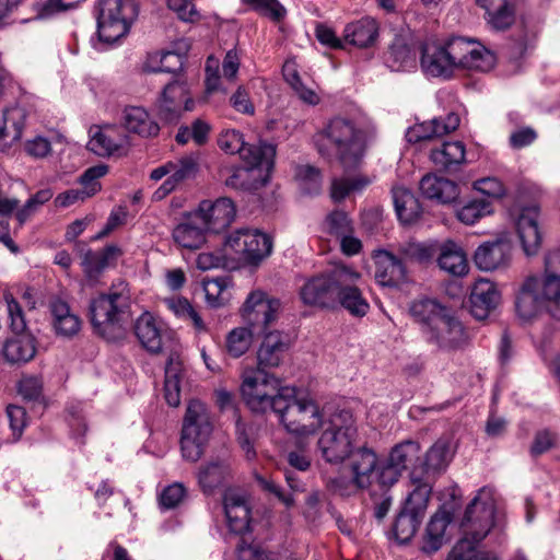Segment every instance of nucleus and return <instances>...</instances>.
I'll return each mask as SVG.
<instances>
[{"label": "nucleus", "mask_w": 560, "mask_h": 560, "mask_svg": "<svg viewBox=\"0 0 560 560\" xmlns=\"http://www.w3.org/2000/svg\"><path fill=\"white\" fill-rule=\"evenodd\" d=\"M495 63L497 57L491 50L462 36L425 43L420 57V67L427 77L444 80L462 70L488 72Z\"/></svg>", "instance_id": "1"}, {"label": "nucleus", "mask_w": 560, "mask_h": 560, "mask_svg": "<svg viewBox=\"0 0 560 560\" xmlns=\"http://www.w3.org/2000/svg\"><path fill=\"white\" fill-rule=\"evenodd\" d=\"M409 312L427 342L439 349L456 350L467 342V334L455 312L436 299L415 300Z\"/></svg>", "instance_id": "2"}, {"label": "nucleus", "mask_w": 560, "mask_h": 560, "mask_svg": "<svg viewBox=\"0 0 560 560\" xmlns=\"http://www.w3.org/2000/svg\"><path fill=\"white\" fill-rule=\"evenodd\" d=\"M371 137L352 120L335 117L316 135L318 152L336 159L345 168H354L363 161Z\"/></svg>", "instance_id": "3"}, {"label": "nucleus", "mask_w": 560, "mask_h": 560, "mask_svg": "<svg viewBox=\"0 0 560 560\" xmlns=\"http://www.w3.org/2000/svg\"><path fill=\"white\" fill-rule=\"evenodd\" d=\"M494 524L493 504L481 502L476 497L466 508L462 521L464 536L452 548L446 560H479L477 547ZM514 560H526L516 556Z\"/></svg>", "instance_id": "4"}, {"label": "nucleus", "mask_w": 560, "mask_h": 560, "mask_svg": "<svg viewBox=\"0 0 560 560\" xmlns=\"http://www.w3.org/2000/svg\"><path fill=\"white\" fill-rule=\"evenodd\" d=\"M276 149L268 143L247 144L241 151L242 165L226 179V185L240 189H257L270 178Z\"/></svg>", "instance_id": "5"}, {"label": "nucleus", "mask_w": 560, "mask_h": 560, "mask_svg": "<svg viewBox=\"0 0 560 560\" xmlns=\"http://www.w3.org/2000/svg\"><path fill=\"white\" fill-rule=\"evenodd\" d=\"M357 434L358 430L350 410L341 409L334 412L318 440V447L325 460L339 464L348 458L353 452Z\"/></svg>", "instance_id": "6"}, {"label": "nucleus", "mask_w": 560, "mask_h": 560, "mask_svg": "<svg viewBox=\"0 0 560 560\" xmlns=\"http://www.w3.org/2000/svg\"><path fill=\"white\" fill-rule=\"evenodd\" d=\"M242 396L254 412H277L276 401L284 398L293 387H281L280 381L262 369L247 370L243 374Z\"/></svg>", "instance_id": "7"}, {"label": "nucleus", "mask_w": 560, "mask_h": 560, "mask_svg": "<svg viewBox=\"0 0 560 560\" xmlns=\"http://www.w3.org/2000/svg\"><path fill=\"white\" fill-rule=\"evenodd\" d=\"M279 421L288 432L298 435H308L316 432L323 424L318 406L308 396L296 397L293 393H287L284 398L276 401Z\"/></svg>", "instance_id": "8"}, {"label": "nucleus", "mask_w": 560, "mask_h": 560, "mask_svg": "<svg viewBox=\"0 0 560 560\" xmlns=\"http://www.w3.org/2000/svg\"><path fill=\"white\" fill-rule=\"evenodd\" d=\"M213 425L205 404L191 400L188 404L182 428L180 450L183 457L197 462L205 453Z\"/></svg>", "instance_id": "9"}, {"label": "nucleus", "mask_w": 560, "mask_h": 560, "mask_svg": "<svg viewBox=\"0 0 560 560\" xmlns=\"http://www.w3.org/2000/svg\"><path fill=\"white\" fill-rule=\"evenodd\" d=\"M7 304L10 328L15 334L8 338L2 347V354L9 363L24 364L36 354V340L31 334H25L26 319L21 304L10 291L3 294Z\"/></svg>", "instance_id": "10"}, {"label": "nucleus", "mask_w": 560, "mask_h": 560, "mask_svg": "<svg viewBox=\"0 0 560 560\" xmlns=\"http://www.w3.org/2000/svg\"><path fill=\"white\" fill-rule=\"evenodd\" d=\"M138 14L132 0H101L97 33L102 42L114 44L124 37Z\"/></svg>", "instance_id": "11"}, {"label": "nucleus", "mask_w": 560, "mask_h": 560, "mask_svg": "<svg viewBox=\"0 0 560 560\" xmlns=\"http://www.w3.org/2000/svg\"><path fill=\"white\" fill-rule=\"evenodd\" d=\"M431 487L425 482L417 483L408 494L393 524L396 540L409 542L416 535L425 515Z\"/></svg>", "instance_id": "12"}, {"label": "nucleus", "mask_w": 560, "mask_h": 560, "mask_svg": "<svg viewBox=\"0 0 560 560\" xmlns=\"http://www.w3.org/2000/svg\"><path fill=\"white\" fill-rule=\"evenodd\" d=\"M129 296L122 292L110 291L107 294H101L90 303V317L93 328L97 335L104 339L114 338L121 315L128 307Z\"/></svg>", "instance_id": "13"}, {"label": "nucleus", "mask_w": 560, "mask_h": 560, "mask_svg": "<svg viewBox=\"0 0 560 560\" xmlns=\"http://www.w3.org/2000/svg\"><path fill=\"white\" fill-rule=\"evenodd\" d=\"M343 267L340 265L329 272L307 278L299 290L302 303L322 310H336L338 285L343 277Z\"/></svg>", "instance_id": "14"}, {"label": "nucleus", "mask_w": 560, "mask_h": 560, "mask_svg": "<svg viewBox=\"0 0 560 560\" xmlns=\"http://www.w3.org/2000/svg\"><path fill=\"white\" fill-rule=\"evenodd\" d=\"M546 231L539 223V208L525 207L514 221V231L500 230L493 243L485 242L481 245H513L516 241L521 245H540L545 241Z\"/></svg>", "instance_id": "15"}, {"label": "nucleus", "mask_w": 560, "mask_h": 560, "mask_svg": "<svg viewBox=\"0 0 560 560\" xmlns=\"http://www.w3.org/2000/svg\"><path fill=\"white\" fill-rule=\"evenodd\" d=\"M228 247H215L213 252L200 253L196 264L200 270L223 268L236 270L245 266L257 267L271 255L272 247H244L238 258L226 254Z\"/></svg>", "instance_id": "16"}, {"label": "nucleus", "mask_w": 560, "mask_h": 560, "mask_svg": "<svg viewBox=\"0 0 560 560\" xmlns=\"http://www.w3.org/2000/svg\"><path fill=\"white\" fill-rule=\"evenodd\" d=\"M342 276L338 285V302L336 310L342 307L353 317H363L370 311V304L363 296L361 290L355 285L361 275L345 266Z\"/></svg>", "instance_id": "17"}, {"label": "nucleus", "mask_w": 560, "mask_h": 560, "mask_svg": "<svg viewBox=\"0 0 560 560\" xmlns=\"http://www.w3.org/2000/svg\"><path fill=\"white\" fill-rule=\"evenodd\" d=\"M195 212L208 232L220 233L234 221L236 207L230 198L220 197L215 200H202Z\"/></svg>", "instance_id": "18"}, {"label": "nucleus", "mask_w": 560, "mask_h": 560, "mask_svg": "<svg viewBox=\"0 0 560 560\" xmlns=\"http://www.w3.org/2000/svg\"><path fill=\"white\" fill-rule=\"evenodd\" d=\"M129 147V137L114 125L93 126L88 148L100 156L122 154Z\"/></svg>", "instance_id": "19"}, {"label": "nucleus", "mask_w": 560, "mask_h": 560, "mask_svg": "<svg viewBox=\"0 0 560 560\" xmlns=\"http://www.w3.org/2000/svg\"><path fill=\"white\" fill-rule=\"evenodd\" d=\"M194 105L187 85L183 82H172L164 88L158 101V112L162 119L175 121L183 112L192 110Z\"/></svg>", "instance_id": "20"}, {"label": "nucleus", "mask_w": 560, "mask_h": 560, "mask_svg": "<svg viewBox=\"0 0 560 560\" xmlns=\"http://www.w3.org/2000/svg\"><path fill=\"white\" fill-rule=\"evenodd\" d=\"M454 520V512L451 506L442 505L430 517L421 538L420 550L423 553L432 555L442 548L447 541L446 529Z\"/></svg>", "instance_id": "21"}, {"label": "nucleus", "mask_w": 560, "mask_h": 560, "mask_svg": "<svg viewBox=\"0 0 560 560\" xmlns=\"http://www.w3.org/2000/svg\"><path fill=\"white\" fill-rule=\"evenodd\" d=\"M119 122L126 135L142 139L159 135L160 127L147 108L138 105H128L122 108Z\"/></svg>", "instance_id": "22"}, {"label": "nucleus", "mask_w": 560, "mask_h": 560, "mask_svg": "<svg viewBox=\"0 0 560 560\" xmlns=\"http://www.w3.org/2000/svg\"><path fill=\"white\" fill-rule=\"evenodd\" d=\"M537 290L542 302L558 304L560 301V247L549 250L545 256V275L537 277Z\"/></svg>", "instance_id": "23"}, {"label": "nucleus", "mask_w": 560, "mask_h": 560, "mask_svg": "<svg viewBox=\"0 0 560 560\" xmlns=\"http://www.w3.org/2000/svg\"><path fill=\"white\" fill-rule=\"evenodd\" d=\"M281 308V301L277 298H267L262 291L252 292L243 306L244 316L249 320L261 324L264 328L276 322Z\"/></svg>", "instance_id": "24"}, {"label": "nucleus", "mask_w": 560, "mask_h": 560, "mask_svg": "<svg viewBox=\"0 0 560 560\" xmlns=\"http://www.w3.org/2000/svg\"><path fill=\"white\" fill-rule=\"evenodd\" d=\"M459 116L450 113L445 118H433L428 121L416 124L406 132V139L410 143H417L423 140L442 137L456 130L459 126Z\"/></svg>", "instance_id": "25"}, {"label": "nucleus", "mask_w": 560, "mask_h": 560, "mask_svg": "<svg viewBox=\"0 0 560 560\" xmlns=\"http://www.w3.org/2000/svg\"><path fill=\"white\" fill-rule=\"evenodd\" d=\"M223 508L231 532L244 534L249 529L250 509L245 495L234 490H226L223 494Z\"/></svg>", "instance_id": "26"}, {"label": "nucleus", "mask_w": 560, "mask_h": 560, "mask_svg": "<svg viewBox=\"0 0 560 560\" xmlns=\"http://www.w3.org/2000/svg\"><path fill=\"white\" fill-rule=\"evenodd\" d=\"M500 293L493 282L479 279L472 287L469 303L470 313L477 319H485L498 306Z\"/></svg>", "instance_id": "27"}, {"label": "nucleus", "mask_w": 560, "mask_h": 560, "mask_svg": "<svg viewBox=\"0 0 560 560\" xmlns=\"http://www.w3.org/2000/svg\"><path fill=\"white\" fill-rule=\"evenodd\" d=\"M483 10L486 24L494 31H505L515 21V4L512 0H475Z\"/></svg>", "instance_id": "28"}, {"label": "nucleus", "mask_w": 560, "mask_h": 560, "mask_svg": "<svg viewBox=\"0 0 560 560\" xmlns=\"http://www.w3.org/2000/svg\"><path fill=\"white\" fill-rule=\"evenodd\" d=\"M290 347L287 336L275 330L266 334L257 351L256 369L277 368L282 362Z\"/></svg>", "instance_id": "29"}, {"label": "nucleus", "mask_w": 560, "mask_h": 560, "mask_svg": "<svg viewBox=\"0 0 560 560\" xmlns=\"http://www.w3.org/2000/svg\"><path fill=\"white\" fill-rule=\"evenodd\" d=\"M135 334L144 349L151 353L162 350L165 329L163 323L145 312L136 320Z\"/></svg>", "instance_id": "30"}, {"label": "nucleus", "mask_w": 560, "mask_h": 560, "mask_svg": "<svg viewBox=\"0 0 560 560\" xmlns=\"http://www.w3.org/2000/svg\"><path fill=\"white\" fill-rule=\"evenodd\" d=\"M375 279L382 285L393 287L405 276V267L400 259L385 248L378 247L373 252Z\"/></svg>", "instance_id": "31"}, {"label": "nucleus", "mask_w": 560, "mask_h": 560, "mask_svg": "<svg viewBox=\"0 0 560 560\" xmlns=\"http://www.w3.org/2000/svg\"><path fill=\"white\" fill-rule=\"evenodd\" d=\"M516 313L524 320H530L547 308L537 290V277H527L516 296Z\"/></svg>", "instance_id": "32"}, {"label": "nucleus", "mask_w": 560, "mask_h": 560, "mask_svg": "<svg viewBox=\"0 0 560 560\" xmlns=\"http://www.w3.org/2000/svg\"><path fill=\"white\" fill-rule=\"evenodd\" d=\"M27 113L21 106H13L3 112L2 125H0V151L9 150L13 142L21 140Z\"/></svg>", "instance_id": "33"}, {"label": "nucleus", "mask_w": 560, "mask_h": 560, "mask_svg": "<svg viewBox=\"0 0 560 560\" xmlns=\"http://www.w3.org/2000/svg\"><path fill=\"white\" fill-rule=\"evenodd\" d=\"M282 74L285 82L291 86L295 95L307 105H317L320 96L316 91V85L310 79L301 77L295 60L289 59L282 67Z\"/></svg>", "instance_id": "34"}, {"label": "nucleus", "mask_w": 560, "mask_h": 560, "mask_svg": "<svg viewBox=\"0 0 560 560\" xmlns=\"http://www.w3.org/2000/svg\"><path fill=\"white\" fill-rule=\"evenodd\" d=\"M420 190L428 199L436 200L441 203H451L459 197L458 185L443 176L428 174L420 182Z\"/></svg>", "instance_id": "35"}, {"label": "nucleus", "mask_w": 560, "mask_h": 560, "mask_svg": "<svg viewBox=\"0 0 560 560\" xmlns=\"http://www.w3.org/2000/svg\"><path fill=\"white\" fill-rule=\"evenodd\" d=\"M378 36V24L372 18H363L349 23L343 30V40L350 45L365 48L372 46Z\"/></svg>", "instance_id": "36"}, {"label": "nucleus", "mask_w": 560, "mask_h": 560, "mask_svg": "<svg viewBox=\"0 0 560 560\" xmlns=\"http://www.w3.org/2000/svg\"><path fill=\"white\" fill-rule=\"evenodd\" d=\"M396 214L402 224L415 223L421 212V206L415 195L404 186H394L392 189Z\"/></svg>", "instance_id": "37"}, {"label": "nucleus", "mask_w": 560, "mask_h": 560, "mask_svg": "<svg viewBox=\"0 0 560 560\" xmlns=\"http://www.w3.org/2000/svg\"><path fill=\"white\" fill-rule=\"evenodd\" d=\"M325 231L340 242V245H362L361 241L354 237L352 222L343 211H332L324 222Z\"/></svg>", "instance_id": "38"}, {"label": "nucleus", "mask_w": 560, "mask_h": 560, "mask_svg": "<svg viewBox=\"0 0 560 560\" xmlns=\"http://www.w3.org/2000/svg\"><path fill=\"white\" fill-rule=\"evenodd\" d=\"M205 224L196 212L187 214L173 230V238L177 245H198L207 233Z\"/></svg>", "instance_id": "39"}, {"label": "nucleus", "mask_w": 560, "mask_h": 560, "mask_svg": "<svg viewBox=\"0 0 560 560\" xmlns=\"http://www.w3.org/2000/svg\"><path fill=\"white\" fill-rule=\"evenodd\" d=\"M182 366L179 355L171 353L165 365L164 381V398L171 407H177L180 404Z\"/></svg>", "instance_id": "40"}, {"label": "nucleus", "mask_w": 560, "mask_h": 560, "mask_svg": "<svg viewBox=\"0 0 560 560\" xmlns=\"http://www.w3.org/2000/svg\"><path fill=\"white\" fill-rule=\"evenodd\" d=\"M377 462V455L371 448L361 447L353 453L350 467L352 475L358 479L359 483L361 482L368 488L372 485Z\"/></svg>", "instance_id": "41"}, {"label": "nucleus", "mask_w": 560, "mask_h": 560, "mask_svg": "<svg viewBox=\"0 0 560 560\" xmlns=\"http://www.w3.org/2000/svg\"><path fill=\"white\" fill-rule=\"evenodd\" d=\"M512 259L511 247H477L474 260L483 271L506 268Z\"/></svg>", "instance_id": "42"}, {"label": "nucleus", "mask_w": 560, "mask_h": 560, "mask_svg": "<svg viewBox=\"0 0 560 560\" xmlns=\"http://www.w3.org/2000/svg\"><path fill=\"white\" fill-rule=\"evenodd\" d=\"M54 316V328L57 335L73 337L81 328L80 318L70 312V307L62 301H55L51 304Z\"/></svg>", "instance_id": "43"}, {"label": "nucleus", "mask_w": 560, "mask_h": 560, "mask_svg": "<svg viewBox=\"0 0 560 560\" xmlns=\"http://www.w3.org/2000/svg\"><path fill=\"white\" fill-rule=\"evenodd\" d=\"M466 158V148L462 141H445L431 151V161L441 168L462 164Z\"/></svg>", "instance_id": "44"}, {"label": "nucleus", "mask_w": 560, "mask_h": 560, "mask_svg": "<svg viewBox=\"0 0 560 560\" xmlns=\"http://www.w3.org/2000/svg\"><path fill=\"white\" fill-rule=\"evenodd\" d=\"M439 267L454 277H464L469 271L467 255L462 247H442L438 257Z\"/></svg>", "instance_id": "45"}, {"label": "nucleus", "mask_w": 560, "mask_h": 560, "mask_svg": "<svg viewBox=\"0 0 560 560\" xmlns=\"http://www.w3.org/2000/svg\"><path fill=\"white\" fill-rule=\"evenodd\" d=\"M229 475V466L223 460H212L200 467L198 482L205 493L219 488Z\"/></svg>", "instance_id": "46"}, {"label": "nucleus", "mask_w": 560, "mask_h": 560, "mask_svg": "<svg viewBox=\"0 0 560 560\" xmlns=\"http://www.w3.org/2000/svg\"><path fill=\"white\" fill-rule=\"evenodd\" d=\"M374 180V177L368 175H355L352 177L336 178L331 183L330 195L335 201H341L348 196L361 192Z\"/></svg>", "instance_id": "47"}, {"label": "nucleus", "mask_w": 560, "mask_h": 560, "mask_svg": "<svg viewBox=\"0 0 560 560\" xmlns=\"http://www.w3.org/2000/svg\"><path fill=\"white\" fill-rule=\"evenodd\" d=\"M120 254V247H104L98 252L89 249L82 260L86 277L90 279L96 278L108 266L109 260Z\"/></svg>", "instance_id": "48"}, {"label": "nucleus", "mask_w": 560, "mask_h": 560, "mask_svg": "<svg viewBox=\"0 0 560 560\" xmlns=\"http://www.w3.org/2000/svg\"><path fill=\"white\" fill-rule=\"evenodd\" d=\"M386 65L393 71H408L416 67V52L401 39H396L387 54Z\"/></svg>", "instance_id": "49"}, {"label": "nucleus", "mask_w": 560, "mask_h": 560, "mask_svg": "<svg viewBox=\"0 0 560 560\" xmlns=\"http://www.w3.org/2000/svg\"><path fill=\"white\" fill-rule=\"evenodd\" d=\"M272 243L271 234L258 228L243 226L228 235L225 245H272Z\"/></svg>", "instance_id": "50"}, {"label": "nucleus", "mask_w": 560, "mask_h": 560, "mask_svg": "<svg viewBox=\"0 0 560 560\" xmlns=\"http://www.w3.org/2000/svg\"><path fill=\"white\" fill-rule=\"evenodd\" d=\"M294 180L302 195H317L322 188V176L319 171L308 164L296 165Z\"/></svg>", "instance_id": "51"}, {"label": "nucleus", "mask_w": 560, "mask_h": 560, "mask_svg": "<svg viewBox=\"0 0 560 560\" xmlns=\"http://www.w3.org/2000/svg\"><path fill=\"white\" fill-rule=\"evenodd\" d=\"M420 444L413 440H406L395 445L388 456V460L401 471L419 459Z\"/></svg>", "instance_id": "52"}, {"label": "nucleus", "mask_w": 560, "mask_h": 560, "mask_svg": "<svg viewBox=\"0 0 560 560\" xmlns=\"http://www.w3.org/2000/svg\"><path fill=\"white\" fill-rule=\"evenodd\" d=\"M65 137L58 132H51L50 136L36 135L24 142V151L34 159H44L51 152L54 143H62Z\"/></svg>", "instance_id": "53"}, {"label": "nucleus", "mask_w": 560, "mask_h": 560, "mask_svg": "<svg viewBox=\"0 0 560 560\" xmlns=\"http://www.w3.org/2000/svg\"><path fill=\"white\" fill-rule=\"evenodd\" d=\"M253 339L249 328L237 327L232 329L225 340L226 352L233 358H240L247 352Z\"/></svg>", "instance_id": "54"}, {"label": "nucleus", "mask_w": 560, "mask_h": 560, "mask_svg": "<svg viewBox=\"0 0 560 560\" xmlns=\"http://www.w3.org/2000/svg\"><path fill=\"white\" fill-rule=\"evenodd\" d=\"M174 61L177 57L167 50L149 52L142 63L144 72H174L177 69Z\"/></svg>", "instance_id": "55"}, {"label": "nucleus", "mask_w": 560, "mask_h": 560, "mask_svg": "<svg viewBox=\"0 0 560 560\" xmlns=\"http://www.w3.org/2000/svg\"><path fill=\"white\" fill-rule=\"evenodd\" d=\"M166 304L177 317L190 320L198 331L206 330L201 316L186 298L168 299L166 300Z\"/></svg>", "instance_id": "56"}, {"label": "nucleus", "mask_w": 560, "mask_h": 560, "mask_svg": "<svg viewBox=\"0 0 560 560\" xmlns=\"http://www.w3.org/2000/svg\"><path fill=\"white\" fill-rule=\"evenodd\" d=\"M450 459V443L440 439L427 452L424 465L427 470H441L447 466Z\"/></svg>", "instance_id": "57"}, {"label": "nucleus", "mask_w": 560, "mask_h": 560, "mask_svg": "<svg viewBox=\"0 0 560 560\" xmlns=\"http://www.w3.org/2000/svg\"><path fill=\"white\" fill-rule=\"evenodd\" d=\"M327 489L335 495L350 498L357 495L362 490L368 489V487L361 482L359 483L358 479L352 475L351 477L337 476L329 479L327 482Z\"/></svg>", "instance_id": "58"}, {"label": "nucleus", "mask_w": 560, "mask_h": 560, "mask_svg": "<svg viewBox=\"0 0 560 560\" xmlns=\"http://www.w3.org/2000/svg\"><path fill=\"white\" fill-rule=\"evenodd\" d=\"M493 212L490 200H472L457 211V218L465 224H474L481 218Z\"/></svg>", "instance_id": "59"}, {"label": "nucleus", "mask_w": 560, "mask_h": 560, "mask_svg": "<svg viewBox=\"0 0 560 560\" xmlns=\"http://www.w3.org/2000/svg\"><path fill=\"white\" fill-rule=\"evenodd\" d=\"M108 173L106 164H97L89 167L79 178L83 194L91 198L101 190L100 178Z\"/></svg>", "instance_id": "60"}, {"label": "nucleus", "mask_w": 560, "mask_h": 560, "mask_svg": "<svg viewBox=\"0 0 560 560\" xmlns=\"http://www.w3.org/2000/svg\"><path fill=\"white\" fill-rule=\"evenodd\" d=\"M168 164L171 176L178 184L194 177L198 172L197 158L194 155H186L175 161H170Z\"/></svg>", "instance_id": "61"}, {"label": "nucleus", "mask_w": 560, "mask_h": 560, "mask_svg": "<svg viewBox=\"0 0 560 560\" xmlns=\"http://www.w3.org/2000/svg\"><path fill=\"white\" fill-rule=\"evenodd\" d=\"M248 9L279 21L285 16L287 10L278 0H241Z\"/></svg>", "instance_id": "62"}, {"label": "nucleus", "mask_w": 560, "mask_h": 560, "mask_svg": "<svg viewBox=\"0 0 560 560\" xmlns=\"http://www.w3.org/2000/svg\"><path fill=\"white\" fill-rule=\"evenodd\" d=\"M186 488L180 482L166 486L159 495V504L162 511L177 508L186 497Z\"/></svg>", "instance_id": "63"}, {"label": "nucleus", "mask_w": 560, "mask_h": 560, "mask_svg": "<svg viewBox=\"0 0 560 560\" xmlns=\"http://www.w3.org/2000/svg\"><path fill=\"white\" fill-rule=\"evenodd\" d=\"M219 148L228 154H240L243 149L246 148L247 143L244 140V136L236 129L223 130L218 138Z\"/></svg>", "instance_id": "64"}]
</instances>
